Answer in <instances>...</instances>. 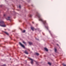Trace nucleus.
Listing matches in <instances>:
<instances>
[{
    "label": "nucleus",
    "instance_id": "nucleus-1",
    "mask_svg": "<svg viewBox=\"0 0 66 66\" xmlns=\"http://www.w3.org/2000/svg\"><path fill=\"white\" fill-rule=\"evenodd\" d=\"M36 16L37 17H38L39 19V21H41L43 22V24H44L45 26V27L47 29V30H48V26H47V23H46V21H44L43 20V19H42V17L41 16V15H40L38 13V12H37Z\"/></svg>",
    "mask_w": 66,
    "mask_h": 66
},
{
    "label": "nucleus",
    "instance_id": "nucleus-2",
    "mask_svg": "<svg viewBox=\"0 0 66 66\" xmlns=\"http://www.w3.org/2000/svg\"><path fill=\"white\" fill-rule=\"evenodd\" d=\"M0 26L3 27H6V25L5 24L4 22L3 21H0Z\"/></svg>",
    "mask_w": 66,
    "mask_h": 66
},
{
    "label": "nucleus",
    "instance_id": "nucleus-3",
    "mask_svg": "<svg viewBox=\"0 0 66 66\" xmlns=\"http://www.w3.org/2000/svg\"><path fill=\"white\" fill-rule=\"evenodd\" d=\"M29 59L31 61L30 62V63H31V64H33V60L30 58H29Z\"/></svg>",
    "mask_w": 66,
    "mask_h": 66
},
{
    "label": "nucleus",
    "instance_id": "nucleus-4",
    "mask_svg": "<svg viewBox=\"0 0 66 66\" xmlns=\"http://www.w3.org/2000/svg\"><path fill=\"white\" fill-rule=\"evenodd\" d=\"M19 44H20V45L21 46H22V47L23 48H24V46L23 45H22L20 42H19Z\"/></svg>",
    "mask_w": 66,
    "mask_h": 66
},
{
    "label": "nucleus",
    "instance_id": "nucleus-5",
    "mask_svg": "<svg viewBox=\"0 0 66 66\" xmlns=\"http://www.w3.org/2000/svg\"><path fill=\"white\" fill-rule=\"evenodd\" d=\"M24 52V53H25V54H29V53H28V52L27 51H26V50H25V51Z\"/></svg>",
    "mask_w": 66,
    "mask_h": 66
},
{
    "label": "nucleus",
    "instance_id": "nucleus-6",
    "mask_svg": "<svg viewBox=\"0 0 66 66\" xmlns=\"http://www.w3.org/2000/svg\"><path fill=\"white\" fill-rule=\"evenodd\" d=\"M31 29L32 30V31H34V28L33 27H31Z\"/></svg>",
    "mask_w": 66,
    "mask_h": 66
},
{
    "label": "nucleus",
    "instance_id": "nucleus-7",
    "mask_svg": "<svg viewBox=\"0 0 66 66\" xmlns=\"http://www.w3.org/2000/svg\"><path fill=\"white\" fill-rule=\"evenodd\" d=\"M6 19L7 20H10V17H8Z\"/></svg>",
    "mask_w": 66,
    "mask_h": 66
},
{
    "label": "nucleus",
    "instance_id": "nucleus-8",
    "mask_svg": "<svg viewBox=\"0 0 66 66\" xmlns=\"http://www.w3.org/2000/svg\"><path fill=\"white\" fill-rule=\"evenodd\" d=\"M44 49H45V50L46 51H48V50L46 48H45Z\"/></svg>",
    "mask_w": 66,
    "mask_h": 66
},
{
    "label": "nucleus",
    "instance_id": "nucleus-9",
    "mask_svg": "<svg viewBox=\"0 0 66 66\" xmlns=\"http://www.w3.org/2000/svg\"><path fill=\"white\" fill-rule=\"evenodd\" d=\"M29 44L30 45H32V44L31 42H29Z\"/></svg>",
    "mask_w": 66,
    "mask_h": 66
},
{
    "label": "nucleus",
    "instance_id": "nucleus-10",
    "mask_svg": "<svg viewBox=\"0 0 66 66\" xmlns=\"http://www.w3.org/2000/svg\"><path fill=\"white\" fill-rule=\"evenodd\" d=\"M4 32L5 33V34H7V35H9V34L7 33V32Z\"/></svg>",
    "mask_w": 66,
    "mask_h": 66
},
{
    "label": "nucleus",
    "instance_id": "nucleus-11",
    "mask_svg": "<svg viewBox=\"0 0 66 66\" xmlns=\"http://www.w3.org/2000/svg\"><path fill=\"white\" fill-rule=\"evenodd\" d=\"M55 52H56V51H57V49H56L55 48Z\"/></svg>",
    "mask_w": 66,
    "mask_h": 66
},
{
    "label": "nucleus",
    "instance_id": "nucleus-12",
    "mask_svg": "<svg viewBox=\"0 0 66 66\" xmlns=\"http://www.w3.org/2000/svg\"><path fill=\"white\" fill-rule=\"evenodd\" d=\"M25 32H26V30H24L22 31V33H25Z\"/></svg>",
    "mask_w": 66,
    "mask_h": 66
},
{
    "label": "nucleus",
    "instance_id": "nucleus-13",
    "mask_svg": "<svg viewBox=\"0 0 66 66\" xmlns=\"http://www.w3.org/2000/svg\"><path fill=\"white\" fill-rule=\"evenodd\" d=\"M36 54L37 55H39V54L38 53H36Z\"/></svg>",
    "mask_w": 66,
    "mask_h": 66
},
{
    "label": "nucleus",
    "instance_id": "nucleus-14",
    "mask_svg": "<svg viewBox=\"0 0 66 66\" xmlns=\"http://www.w3.org/2000/svg\"><path fill=\"white\" fill-rule=\"evenodd\" d=\"M48 64L50 65H51V63H50L49 62H48Z\"/></svg>",
    "mask_w": 66,
    "mask_h": 66
},
{
    "label": "nucleus",
    "instance_id": "nucleus-15",
    "mask_svg": "<svg viewBox=\"0 0 66 66\" xmlns=\"http://www.w3.org/2000/svg\"><path fill=\"white\" fill-rule=\"evenodd\" d=\"M29 17H32V15H31V14H30L29 15Z\"/></svg>",
    "mask_w": 66,
    "mask_h": 66
},
{
    "label": "nucleus",
    "instance_id": "nucleus-16",
    "mask_svg": "<svg viewBox=\"0 0 66 66\" xmlns=\"http://www.w3.org/2000/svg\"><path fill=\"white\" fill-rule=\"evenodd\" d=\"M23 44H26V42L24 41H23Z\"/></svg>",
    "mask_w": 66,
    "mask_h": 66
},
{
    "label": "nucleus",
    "instance_id": "nucleus-17",
    "mask_svg": "<svg viewBox=\"0 0 66 66\" xmlns=\"http://www.w3.org/2000/svg\"><path fill=\"white\" fill-rule=\"evenodd\" d=\"M63 66H66V64H63Z\"/></svg>",
    "mask_w": 66,
    "mask_h": 66
},
{
    "label": "nucleus",
    "instance_id": "nucleus-18",
    "mask_svg": "<svg viewBox=\"0 0 66 66\" xmlns=\"http://www.w3.org/2000/svg\"><path fill=\"white\" fill-rule=\"evenodd\" d=\"M6 16V15L4 14V17H5Z\"/></svg>",
    "mask_w": 66,
    "mask_h": 66
},
{
    "label": "nucleus",
    "instance_id": "nucleus-19",
    "mask_svg": "<svg viewBox=\"0 0 66 66\" xmlns=\"http://www.w3.org/2000/svg\"><path fill=\"white\" fill-rule=\"evenodd\" d=\"M36 40H39V39H37V38H36Z\"/></svg>",
    "mask_w": 66,
    "mask_h": 66
},
{
    "label": "nucleus",
    "instance_id": "nucleus-20",
    "mask_svg": "<svg viewBox=\"0 0 66 66\" xmlns=\"http://www.w3.org/2000/svg\"><path fill=\"white\" fill-rule=\"evenodd\" d=\"M19 8H20H20H21V6L20 5L19 6Z\"/></svg>",
    "mask_w": 66,
    "mask_h": 66
},
{
    "label": "nucleus",
    "instance_id": "nucleus-21",
    "mask_svg": "<svg viewBox=\"0 0 66 66\" xmlns=\"http://www.w3.org/2000/svg\"><path fill=\"white\" fill-rule=\"evenodd\" d=\"M6 66V65L5 64H4L3 65V66Z\"/></svg>",
    "mask_w": 66,
    "mask_h": 66
},
{
    "label": "nucleus",
    "instance_id": "nucleus-22",
    "mask_svg": "<svg viewBox=\"0 0 66 66\" xmlns=\"http://www.w3.org/2000/svg\"><path fill=\"white\" fill-rule=\"evenodd\" d=\"M0 6L1 7H2V5H0Z\"/></svg>",
    "mask_w": 66,
    "mask_h": 66
},
{
    "label": "nucleus",
    "instance_id": "nucleus-23",
    "mask_svg": "<svg viewBox=\"0 0 66 66\" xmlns=\"http://www.w3.org/2000/svg\"><path fill=\"white\" fill-rule=\"evenodd\" d=\"M49 32L51 34V33H50V31L49 30Z\"/></svg>",
    "mask_w": 66,
    "mask_h": 66
},
{
    "label": "nucleus",
    "instance_id": "nucleus-24",
    "mask_svg": "<svg viewBox=\"0 0 66 66\" xmlns=\"http://www.w3.org/2000/svg\"><path fill=\"white\" fill-rule=\"evenodd\" d=\"M57 46H59V44H57Z\"/></svg>",
    "mask_w": 66,
    "mask_h": 66
},
{
    "label": "nucleus",
    "instance_id": "nucleus-25",
    "mask_svg": "<svg viewBox=\"0 0 66 66\" xmlns=\"http://www.w3.org/2000/svg\"><path fill=\"white\" fill-rule=\"evenodd\" d=\"M36 62V64H37V62Z\"/></svg>",
    "mask_w": 66,
    "mask_h": 66
},
{
    "label": "nucleus",
    "instance_id": "nucleus-26",
    "mask_svg": "<svg viewBox=\"0 0 66 66\" xmlns=\"http://www.w3.org/2000/svg\"><path fill=\"white\" fill-rule=\"evenodd\" d=\"M32 23H34V22H32Z\"/></svg>",
    "mask_w": 66,
    "mask_h": 66
}]
</instances>
